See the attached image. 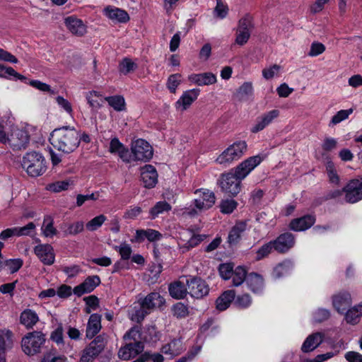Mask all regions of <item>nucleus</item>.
<instances>
[{
	"label": "nucleus",
	"mask_w": 362,
	"mask_h": 362,
	"mask_svg": "<svg viewBox=\"0 0 362 362\" xmlns=\"http://www.w3.org/2000/svg\"><path fill=\"white\" fill-rule=\"evenodd\" d=\"M273 251H274V245L272 243V240L262 245L257 251L256 259L260 260L267 257L269 254H271Z\"/></svg>",
	"instance_id": "45"
},
{
	"label": "nucleus",
	"mask_w": 362,
	"mask_h": 362,
	"mask_svg": "<svg viewBox=\"0 0 362 362\" xmlns=\"http://www.w3.org/2000/svg\"><path fill=\"white\" fill-rule=\"evenodd\" d=\"M100 283V279L98 275L89 276L81 284L74 288L73 293L76 296L81 297L92 292Z\"/></svg>",
	"instance_id": "12"
},
{
	"label": "nucleus",
	"mask_w": 362,
	"mask_h": 362,
	"mask_svg": "<svg viewBox=\"0 0 362 362\" xmlns=\"http://www.w3.org/2000/svg\"><path fill=\"white\" fill-rule=\"evenodd\" d=\"M253 92L252 84L250 82H245L237 90V95L240 100H243L251 95Z\"/></svg>",
	"instance_id": "53"
},
{
	"label": "nucleus",
	"mask_w": 362,
	"mask_h": 362,
	"mask_svg": "<svg viewBox=\"0 0 362 362\" xmlns=\"http://www.w3.org/2000/svg\"><path fill=\"white\" fill-rule=\"evenodd\" d=\"M200 90L199 88H193L185 91L176 102V107H181L182 110H186L197 99Z\"/></svg>",
	"instance_id": "22"
},
{
	"label": "nucleus",
	"mask_w": 362,
	"mask_h": 362,
	"mask_svg": "<svg viewBox=\"0 0 362 362\" xmlns=\"http://www.w3.org/2000/svg\"><path fill=\"white\" fill-rule=\"evenodd\" d=\"M188 293L194 298L201 299L207 296L209 292V287L207 283L200 277H191L187 279Z\"/></svg>",
	"instance_id": "9"
},
{
	"label": "nucleus",
	"mask_w": 362,
	"mask_h": 362,
	"mask_svg": "<svg viewBox=\"0 0 362 362\" xmlns=\"http://www.w3.org/2000/svg\"><path fill=\"white\" fill-rule=\"evenodd\" d=\"M344 200L349 204H355L362 200V177L350 180L344 187Z\"/></svg>",
	"instance_id": "8"
},
{
	"label": "nucleus",
	"mask_w": 362,
	"mask_h": 362,
	"mask_svg": "<svg viewBox=\"0 0 362 362\" xmlns=\"http://www.w3.org/2000/svg\"><path fill=\"white\" fill-rule=\"evenodd\" d=\"M168 291L170 296L177 300L184 299L187 293L188 289L184 283L176 281L169 284Z\"/></svg>",
	"instance_id": "29"
},
{
	"label": "nucleus",
	"mask_w": 362,
	"mask_h": 362,
	"mask_svg": "<svg viewBox=\"0 0 362 362\" xmlns=\"http://www.w3.org/2000/svg\"><path fill=\"white\" fill-rule=\"evenodd\" d=\"M315 216L305 215L300 218H294L289 223L288 228L293 231H304L311 228L315 223Z\"/></svg>",
	"instance_id": "19"
},
{
	"label": "nucleus",
	"mask_w": 362,
	"mask_h": 362,
	"mask_svg": "<svg viewBox=\"0 0 362 362\" xmlns=\"http://www.w3.org/2000/svg\"><path fill=\"white\" fill-rule=\"evenodd\" d=\"M107 341L104 334H100L82 351L80 362H93L104 350Z\"/></svg>",
	"instance_id": "6"
},
{
	"label": "nucleus",
	"mask_w": 362,
	"mask_h": 362,
	"mask_svg": "<svg viewBox=\"0 0 362 362\" xmlns=\"http://www.w3.org/2000/svg\"><path fill=\"white\" fill-rule=\"evenodd\" d=\"M83 223L82 221H78L70 224L65 230V233L68 235H76L83 230Z\"/></svg>",
	"instance_id": "63"
},
{
	"label": "nucleus",
	"mask_w": 362,
	"mask_h": 362,
	"mask_svg": "<svg viewBox=\"0 0 362 362\" xmlns=\"http://www.w3.org/2000/svg\"><path fill=\"white\" fill-rule=\"evenodd\" d=\"M197 192L200 193V197L204 201L207 209L213 206L216 201V197L213 192L209 189H199L196 190L195 193Z\"/></svg>",
	"instance_id": "37"
},
{
	"label": "nucleus",
	"mask_w": 362,
	"mask_h": 362,
	"mask_svg": "<svg viewBox=\"0 0 362 362\" xmlns=\"http://www.w3.org/2000/svg\"><path fill=\"white\" fill-rule=\"evenodd\" d=\"M234 290H227L224 291L216 300V308L219 311L226 310L234 300L235 297Z\"/></svg>",
	"instance_id": "30"
},
{
	"label": "nucleus",
	"mask_w": 362,
	"mask_h": 362,
	"mask_svg": "<svg viewBox=\"0 0 362 362\" xmlns=\"http://www.w3.org/2000/svg\"><path fill=\"white\" fill-rule=\"evenodd\" d=\"M105 100H106L108 104L112 107L117 111H121L124 110L125 102L124 99L122 96L120 95H114V96H108L105 97Z\"/></svg>",
	"instance_id": "41"
},
{
	"label": "nucleus",
	"mask_w": 362,
	"mask_h": 362,
	"mask_svg": "<svg viewBox=\"0 0 362 362\" xmlns=\"http://www.w3.org/2000/svg\"><path fill=\"white\" fill-rule=\"evenodd\" d=\"M247 274L245 267L243 266H238L233 269V276L230 278L232 279V286H240L244 281H246Z\"/></svg>",
	"instance_id": "32"
},
{
	"label": "nucleus",
	"mask_w": 362,
	"mask_h": 362,
	"mask_svg": "<svg viewBox=\"0 0 362 362\" xmlns=\"http://www.w3.org/2000/svg\"><path fill=\"white\" fill-rule=\"evenodd\" d=\"M180 78L181 74H172L168 77L166 86L170 93H175L176 92V89L180 83Z\"/></svg>",
	"instance_id": "52"
},
{
	"label": "nucleus",
	"mask_w": 362,
	"mask_h": 362,
	"mask_svg": "<svg viewBox=\"0 0 362 362\" xmlns=\"http://www.w3.org/2000/svg\"><path fill=\"white\" fill-rule=\"evenodd\" d=\"M131 150L135 160L146 162L153 157L152 146L146 140L142 139L132 142Z\"/></svg>",
	"instance_id": "7"
},
{
	"label": "nucleus",
	"mask_w": 362,
	"mask_h": 362,
	"mask_svg": "<svg viewBox=\"0 0 362 362\" xmlns=\"http://www.w3.org/2000/svg\"><path fill=\"white\" fill-rule=\"evenodd\" d=\"M66 357L62 356H57L52 352L45 354L40 362H65Z\"/></svg>",
	"instance_id": "64"
},
{
	"label": "nucleus",
	"mask_w": 362,
	"mask_h": 362,
	"mask_svg": "<svg viewBox=\"0 0 362 362\" xmlns=\"http://www.w3.org/2000/svg\"><path fill=\"white\" fill-rule=\"evenodd\" d=\"M323 341V335L320 332H315L310 334L304 341L301 346V351L303 353L313 351Z\"/></svg>",
	"instance_id": "27"
},
{
	"label": "nucleus",
	"mask_w": 362,
	"mask_h": 362,
	"mask_svg": "<svg viewBox=\"0 0 362 362\" xmlns=\"http://www.w3.org/2000/svg\"><path fill=\"white\" fill-rule=\"evenodd\" d=\"M171 311L173 316L177 319L185 318L189 314L188 306L181 302L173 305Z\"/></svg>",
	"instance_id": "36"
},
{
	"label": "nucleus",
	"mask_w": 362,
	"mask_h": 362,
	"mask_svg": "<svg viewBox=\"0 0 362 362\" xmlns=\"http://www.w3.org/2000/svg\"><path fill=\"white\" fill-rule=\"evenodd\" d=\"M188 80L199 86H209L216 82V76L211 72L192 74L188 76Z\"/></svg>",
	"instance_id": "25"
},
{
	"label": "nucleus",
	"mask_w": 362,
	"mask_h": 362,
	"mask_svg": "<svg viewBox=\"0 0 362 362\" xmlns=\"http://www.w3.org/2000/svg\"><path fill=\"white\" fill-rule=\"evenodd\" d=\"M114 249L119 253L122 259L127 260L131 257L132 250L127 243L124 242L120 245H115Z\"/></svg>",
	"instance_id": "48"
},
{
	"label": "nucleus",
	"mask_w": 362,
	"mask_h": 362,
	"mask_svg": "<svg viewBox=\"0 0 362 362\" xmlns=\"http://www.w3.org/2000/svg\"><path fill=\"white\" fill-rule=\"evenodd\" d=\"M250 35L251 33L236 29V37L235 42L238 45L243 46L247 42Z\"/></svg>",
	"instance_id": "60"
},
{
	"label": "nucleus",
	"mask_w": 362,
	"mask_h": 362,
	"mask_svg": "<svg viewBox=\"0 0 362 362\" xmlns=\"http://www.w3.org/2000/svg\"><path fill=\"white\" fill-rule=\"evenodd\" d=\"M64 23L69 30L74 35L83 36L86 33V26L81 19L69 16L65 18Z\"/></svg>",
	"instance_id": "26"
},
{
	"label": "nucleus",
	"mask_w": 362,
	"mask_h": 362,
	"mask_svg": "<svg viewBox=\"0 0 362 362\" xmlns=\"http://www.w3.org/2000/svg\"><path fill=\"white\" fill-rule=\"evenodd\" d=\"M136 69L137 64L127 57L123 59L119 64V71L124 75L134 71Z\"/></svg>",
	"instance_id": "42"
},
{
	"label": "nucleus",
	"mask_w": 362,
	"mask_h": 362,
	"mask_svg": "<svg viewBox=\"0 0 362 362\" xmlns=\"http://www.w3.org/2000/svg\"><path fill=\"white\" fill-rule=\"evenodd\" d=\"M40 318L37 313L30 308L23 310L20 315L19 321L27 329H32L39 322Z\"/></svg>",
	"instance_id": "24"
},
{
	"label": "nucleus",
	"mask_w": 362,
	"mask_h": 362,
	"mask_svg": "<svg viewBox=\"0 0 362 362\" xmlns=\"http://www.w3.org/2000/svg\"><path fill=\"white\" fill-rule=\"evenodd\" d=\"M35 229V225L33 222L28 223L26 226L23 227H14L16 231V236L29 235L32 231Z\"/></svg>",
	"instance_id": "56"
},
{
	"label": "nucleus",
	"mask_w": 362,
	"mask_h": 362,
	"mask_svg": "<svg viewBox=\"0 0 362 362\" xmlns=\"http://www.w3.org/2000/svg\"><path fill=\"white\" fill-rule=\"evenodd\" d=\"M214 12L217 17L223 19L226 18L228 14V7L222 0H216V6L214 8Z\"/></svg>",
	"instance_id": "57"
},
{
	"label": "nucleus",
	"mask_w": 362,
	"mask_h": 362,
	"mask_svg": "<svg viewBox=\"0 0 362 362\" xmlns=\"http://www.w3.org/2000/svg\"><path fill=\"white\" fill-rule=\"evenodd\" d=\"M104 13L108 18L119 23H127L129 20L127 11L116 7L109 6L104 9Z\"/></svg>",
	"instance_id": "28"
},
{
	"label": "nucleus",
	"mask_w": 362,
	"mask_h": 362,
	"mask_svg": "<svg viewBox=\"0 0 362 362\" xmlns=\"http://www.w3.org/2000/svg\"><path fill=\"white\" fill-rule=\"evenodd\" d=\"M49 142L54 148L64 153L74 151L79 146V134L74 127L64 126L54 129Z\"/></svg>",
	"instance_id": "2"
},
{
	"label": "nucleus",
	"mask_w": 362,
	"mask_h": 362,
	"mask_svg": "<svg viewBox=\"0 0 362 362\" xmlns=\"http://www.w3.org/2000/svg\"><path fill=\"white\" fill-rule=\"evenodd\" d=\"M144 349L143 342L129 343L119 349L118 356L121 359L128 361L141 354Z\"/></svg>",
	"instance_id": "16"
},
{
	"label": "nucleus",
	"mask_w": 362,
	"mask_h": 362,
	"mask_svg": "<svg viewBox=\"0 0 362 362\" xmlns=\"http://www.w3.org/2000/svg\"><path fill=\"white\" fill-rule=\"evenodd\" d=\"M238 204L233 199H223L219 205L222 214H230L237 208Z\"/></svg>",
	"instance_id": "39"
},
{
	"label": "nucleus",
	"mask_w": 362,
	"mask_h": 362,
	"mask_svg": "<svg viewBox=\"0 0 362 362\" xmlns=\"http://www.w3.org/2000/svg\"><path fill=\"white\" fill-rule=\"evenodd\" d=\"M351 304V294L347 291H341L332 296V305L339 313L344 314Z\"/></svg>",
	"instance_id": "17"
},
{
	"label": "nucleus",
	"mask_w": 362,
	"mask_h": 362,
	"mask_svg": "<svg viewBox=\"0 0 362 362\" xmlns=\"http://www.w3.org/2000/svg\"><path fill=\"white\" fill-rule=\"evenodd\" d=\"M141 179L146 188H153L158 182L157 171L151 165H146L141 168Z\"/></svg>",
	"instance_id": "20"
},
{
	"label": "nucleus",
	"mask_w": 362,
	"mask_h": 362,
	"mask_svg": "<svg viewBox=\"0 0 362 362\" xmlns=\"http://www.w3.org/2000/svg\"><path fill=\"white\" fill-rule=\"evenodd\" d=\"M22 168L30 177L42 175L47 170V161L43 155L37 151L26 153L21 161Z\"/></svg>",
	"instance_id": "3"
},
{
	"label": "nucleus",
	"mask_w": 362,
	"mask_h": 362,
	"mask_svg": "<svg viewBox=\"0 0 362 362\" xmlns=\"http://www.w3.org/2000/svg\"><path fill=\"white\" fill-rule=\"evenodd\" d=\"M274 245V251L279 254H285L292 249L296 244V236L291 232L280 234L272 240Z\"/></svg>",
	"instance_id": "11"
},
{
	"label": "nucleus",
	"mask_w": 362,
	"mask_h": 362,
	"mask_svg": "<svg viewBox=\"0 0 362 362\" xmlns=\"http://www.w3.org/2000/svg\"><path fill=\"white\" fill-rule=\"evenodd\" d=\"M344 313L346 322L351 325H356L362 316V305H358L346 310Z\"/></svg>",
	"instance_id": "33"
},
{
	"label": "nucleus",
	"mask_w": 362,
	"mask_h": 362,
	"mask_svg": "<svg viewBox=\"0 0 362 362\" xmlns=\"http://www.w3.org/2000/svg\"><path fill=\"white\" fill-rule=\"evenodd\" d=\"M147 332L149 334V337H141V329L139 326H134L130 328L124 335L123 339L124 340H133L134 343L142 342L144 339L146 341H156L158 339V333L156 330V327L153 326L148 327Z\"/></svg>",
	"instance_id": "10"
},
{
	"label": "nucleus",
	"mask_w": 362,
	"mask_h": 362,
	"mask_svg": "<svg viewBox=\"0 0 362 362\" xmlns=\"http://www.w3.org/2000/svg\"><path fill=\"white\" fill-rule=\"evenodd\" d=\"M30 135L24 129L14 130L8 139V144L13 150L25 148L29 144Z\"/></svg>",
	"instance_id": "13"
},
{
	"label": "nucleus",
	"mask_w": 362,
	"mask_h": 362,
	"mask_svg": "<svg viewBox=\"0 0 362 362\" xmlns=\"http://www.w3.org/2000/svg\"><path fill=\"white\" fill-rule=\"evenodd\" d=\"M50 338L57 344H64V329L62 324L52 332Z\"/></svg>",
	"instance_id": "58"
},
{
	"label": "nucleus",
	"mask_w": 362,
	"mask_h": 362,
	"mask_svg": "<svg viewBox=\"0 0 362 362\" xmlns=\"http://www.w3.org/2000/svg\"><path fill=\"white\" fill-rule=\"evenodd\" d=\"M247 288L254 294L261 295L264 289V279L263 276L256 272H250L246 279Z\"/></svg>",
	"instance_id": "15"
},
{
	"label": "nucleus",
	"mask_w": 362,
	"mask_h": 362,
	"mask_svg": "<svg viewBox=\"0 0 362 362\" xmlns=\"http://www.w3.org/2000/svg\"><path fill=\"white\" fill-rule=\"evenodd\" d=\"M353 112V109L350 108L348 110H341L338 111L336 115H334L332 119L330 120V122L329 124V127L334 126L339 123H340L341 121L347 119L349 116Z\"/></svg>",
	"instance_id": "46"
},
{
	"label": "nucleus",
	"mask_w": 362,
	"mask_h": 362,
	"mask_svg": "<svg viewBox=\"0 0 362 362\" xmlns=\"http://www.w3.org/2000/svg\"><path fill=\"white\" fill-rule=\"evenodd\" d=\"M253 28L252 18L249 14H246L239 20L237 30L251 33Z\"/></svg>",
	"instance_id": "44"
},
{
	"label": "nucleus",
	"mask_w": 362,
	"mask_h": 362,
	"mask_svg": "<svg viewBox=\"0 0 362 362\" xmlns=\"http://www.w3.org/2000/svg\"><path fill=\"white\" fill-rule=\"evenodd\" d=\"M234 264L233 263H223L218 266V272L221 277L224 280L230 279L233 276Z\"/></svg>",
	"instance_id": "47"
},
{
	"label": "nucleus",
	"mask_w": 362,
	"mask_h": 362,
	"mask_svg": "<svg viewBox=\"0 0 362 362\" xmlns=\"http://www.w3.org/2000/svg\"><path fill=\"white\" fill-rule=\"evenodd\" d=\"M106 221V216L103 214L95 216L86 223V228L90 231L96 230Z\"/></svg>",
	"instance_id": "51"
},
{
	"label": "nucleus",
	"mask_w": 362,
	"mask_h": 362,
	"mask_svg": "<svg viewBox=\"0 0 362 362\" xmlns=\"http://www.w3.org/2000/svg\"><path fill=\"white\" fill-rule=\"evenodd\" d=\"M233 301L235 305L237 306L238 308L241 309H246L251 305L252 303V299L250 294L243 293L235 297Z\"/></svg>",
	"instance_id": "40"
},
{
	"label": "nucleus",
	"mask_w": 362,
	"mask_h": 362,
	"mask_svg": "<svg viewBox=\"0 0 362 362\" xmlns=\"http://www.w3.org/2000/svg\"><path fill=\"white\" fill-rule=\"evenodd\" d=\"M247 221H241L235 223L229 231L227 243L230 246L236 245L241 240L242 234L247 229Z\"/></svg>",
	"instance_id": "21"
},
{
	"label": "nucleus",
	"mask_w": 362,
	"mask_h": 362,
	"mask_svg": "<svg viewBox=\"0 0 362 362\" xmlns=\"http://www.w3.org/2000/svg\"><path fill=\"white\" fill-rule=\"evenodd\" d=\"M139 305L146 308L149 312L157 307H161L165 303L164 298L157 292H152L145 298L138 300Z\"/></svg>",
	"instance_id": "18"
},
{
	"label": "nucleus",
	"mask_w": 362,
	"mask_h": 362,
	"mask_svg": "<svg viewBox=\"0 0 362 362\" xmlns=\"http://www.w3.org/2000/svg\"><path fill=\"white\" fill-rule=\"evenodd\" d=\"M34 252L40 260L46 265H52L54 262L55 256L53 247L49 244H40L34 247Z\"/></svg>",
	"instance_id": "14"
},
{
	"label": "nucleus",
	"mask_w": 362,
	"mask_h": 362,
	"mask_svg": "<svg viewBox=\"0 0 362 362\" xmlns=\"http://www.w3.org/2000/svg\"><path fill=\"white\" fill-rule=\"evenodd\" d=\"M45 341V334L42 332H28L22 338V350L28 356H35L41 352Z\"/></svg>",
	"instance_id": "5"
},
{
	"label": "nucleus",
	"mask_w": 362,
	"mask_h": 362,
	"mask_svg": "<svg viewBox=\"0 0 362 362\" xmlns=\"http://www.w3.org/2000/svg\"><path fill=\"white\" fill-rule=\"evenodd\" d=\"M204 235H193L191 238L182 247L183 252L197 246L204 240Z\"/></svg>",
	"instance_id": "55"
},
{
	"label": "nucleus",
	"mask_w": 362,
	"mask_h": 362,
	"mask_svg": "<svg viewBox=\"0 0 362 362\" xmlns=\"http://www.w3.org/2000/svg\"><path fill=\"white\" fill-rule=\"evenodd\" d=\"M86 99L90 106L94 109H98L102 106V95L97 91L93 90L88 92L86 95Z\"/></svg>",
	"instance_id": "38"
},
{
	"label": "nucleus",
	"mask_w": 362,
	"mask_h": 362,
	"mask_svg": "<svg viewBox=\"0 0 362 362\" xmlns=\"http://www.w3.org/2000/svg\"><path fill=\"white\" fill-rule=\"evenodd\" d=\"M247 150V144L245 141H237L226 148L216 159V162L223 167H228L240 159Z\"/></svg>",
	"instance_id": "4"
},
{
	"label": "nucleus",
	"mask_w": 362,
	"mask_h": 362,
	"mask_svg": "<svg viewBox=\"0 0 362 362\" xmlns=\"http://www.w3.org/2000/svg\"><path fill=\"white\" fill-rule=\"evenodd\" d=\"M5 266L7 267L11 274L17 272L23 266V262L21 259H9L5 261Z\"/></svg>",
	"instance_id": "54"
},
{
	"label": "nucleus",
	"mask_w": 362,
	"mask_h": 362,
	"mask_svg": "<svg viewBox=\"0 0 362 362\" xmlns=\"http://www.w3.org/2000/svg\"><path fill=\"white\" fill-rule=\"evenodd\" d=\"M0 78H4L9 80L13 79L15 81H24L26 79L25 76L18 73L11 66H7L6 68V69L4 71L3 74H0Z\"/></svg>",
	"instance_id": "49"
},
{
	"label": "nucleus",
	"mask_w": 362,
	"mask_h": 362,
	"mask_svg": "<svg viewBox=\"0 0 362 362\" xmlns=\"http://www.w3.org/2000/svg\"><path fill=\"white\" fill-rule=\"evenodd\" d=\"M330 317V312L327 309L319 308L314 314L315 321L317 322H322L327 320Z\"/></svg>",
	"instance_id": "61"
},
{
	"label": "nucleus",
	"mask_w": 362,
	"mask_h": 362,
	"mask_svg": "<svg viewBox=\"0 0 362 362\" xmlns=\"http://www.w3.org/2000/svg\"><path fill=\"white\" fill-rule=\"evenodd\" d=\"M86 302L85 312L90 313L92 310H95L99 307V299L96 296L92 295L83 298Z\"/></svg>",
	"instance_id": "50"
},
{
	"label": "nucleus",
	"mask_w": 362,
	"mask_h": 362,
	"mask_svg": "<svg viewBox=\"0 0 362 362\" xmlns=\"http://www.w3.org/2000/svg\"><path fill=\"white\" fill-rule=\"evenodd\" d=\"M69 182L66 180L57 181L56 182L49 184L47 189L53 192H59L68 189Z\"/></svg>",
	"instance_id": "59"
},
{
	"label": "nucleus",
	"mask_w": 362,
	"mask_h": 362,
	"mask_svg": "<svg viewBox=\"0 0 362 362\" xmlns=\"http://www.w3.org/2000/svg\"><path fill=\"white\" fill-rule=\"evenodd\" d=\"M149 313L150 312L141 305H139L138 308L134 306V312L132 313L130 318L132 321L141 323Z\"/></svg>",
	"instance_id": "43"
},
{
	"label": "nucleus",
	"mask_w": 362,
	"mask_h": 362,
	"mask_svg": "<svg viewBox=\"0 0 362 362\" xmlns=\"http://www.w3.org/2000/svg\"><path fill=\"white\" fill-rule=\"evenodd\" d=\"M172 209L171 205L166 201L158 202L149 211L151 219H155L159 214L168 212Z\"/></svg>",
	"instance_id": "34"
},
{
	"label": "nucleus",
	"mask_w": 362,
	"mask_h": 362,
	"mask_svg": "<svg viewBox=\"0 0 362 362\" xmlns=\"http://www.w3.org/2000/svg\"><path fill=\"white\" fill-rule=\"evenodd\" d=\"M262 161V158L254 156L242 161L228 172L222 173L218 180L221 191L230 197H236L242 189L244 180Z\"/></svg>",
	"instance_id": "1"
},
{
	"label": "nucleus",
	"mask_w": 362,
	"mask_h": 362,
	"mask_svg": "<svg viewBox=\"0 0 362 362\" xmlns=\"http://www.w3.org/2000/svg\"><path fill=\"white\" fill-rule=\"evenodd\" d=\"M291 263L289 261H285L277 264L273 269L272 276L274 279H280L290 273Z\"/></svg>",
	"instance_id": "35"
},
{
	"label": "nucleus",
	"mask_w": 362,
	"mask_h": 362,
	"mask_svg": "<svg viewBox=\"0 0 362 362\" xmlns=\"http://www.w3.org/2000/svg\"><path fill=\"white\" fill-rule=\"evenodd\" d=\"M13 333L9 329H0V354H6L7 349L11 348Z\"/></svg>",
	"instance_id": "31"
},
{
	"label": "nucleus",
	"mask_w": 362,
	"mask_h": 362,
	"mask_svg": "<svg viewBox=\"0 0 362 362\" xmlns=\"http://www.w3.org/2000/svg\"><path fill=\"white\" fill-rule=\"evenodd\" d=\"M281 66L279 65L274 64L269 68L264 69L262 70V76L267 80L271 79L279 72Z\"/></svg>",
	"instance_id": "62"
},
{
	"label": "nucleus",
	"mask_w": 362,
	"mask_h": 362,
	"mask_svg": "<svg viewBox=\"0 0 362 362\" xmlns=\"http://www.w3.org/2000/svg\"><path fill=\"white\" fill-rule=\"evenodd\" d=\"M101 328V315L98 313L91 314L86 326V338L93 339L100 331Z\"/></svg>",
	"instance_id": "23"
}]
</instances>
